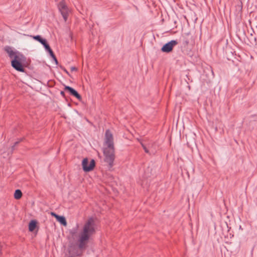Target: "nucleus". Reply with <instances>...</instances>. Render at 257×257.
Returning <instances> with one entry per match:
<instances>
[{
    "mask_svg": "<svg viewBox=\"0 0 257 257\" xmlns=\"http://www.w3.org/2000/svg\"><path fill=\"white\" fill-rule=\"evenodd\" d=\"M141 145H142V147L143 148L145 152L147 153V154H149V150L147 148V147H146V146L145 145H144L143 143H141Z\"/></svg>",
    "mask_w": 257,
    "mask_h": 257,
    "instance_id": "obj_16",
    "label": "nucleus"
},
{
    "mask_svg": "<svg viewBox=\"0 0 257 257\" xmlns=\"http://www.w3.org/2000/svg\"><path fill=\"white\" fill-rule=\"evenodd\" d=\"M189 43V40L185 36H183V44L184 46H187Z\"/></svg>",
    "mask_w": 257,
    "mask_h": 257,
    "instance_id": "obj_13",
    "label": "nucleus"
},
{
    "mask_svg": "<svg viewBox=\"0 0 257 257\" xmlns=\"http://www.w3.org/2000/svg\"><path fill=\"white\" fill-rule=\"evenodd\" d=\"M73 246H74L73 242H70L69 244H68V248H67L68 251L69 252V253L70 254L71 253V252L72 251V248H73Z\"/></svg>",
    "mask_w": 257,
    "mask_h": 257,
    "instance_id": "obj_14",
    "label": "nucleus"
},
{
    "mask_svg": "<svg viewBox=\"0 0 257 257\" xmlns=\"http://www.w3.org/2000/svg\"><path fill=\"white\" fill-rule=\"evenodd\" d=\"M52 58L53 60L55 61V64L57 65L58 64V61L57 59L56 56L55 55L54 57H52Z\"/></svg>",
    "mask_w": 257,
    "mask_h": 257,
    "instance_id": "obj_19",
    "label": "nucleus"
},
{
    "mask_svg": "<svg viewBox=\"0 0 257 257\" xmlns=\"http://www.w3.org/2000/svg\"><path fill=\"white\" fill-rule=\"evenodd\" d=\"M178 44L177 40H171L164 44L161 48V51L169 53L172 52L174 47Z\"/></svg>",
    "mask_w": 257,
    "mask_h": 257,
    "instance_id": "obj_6",
    "label": "nucleus"
},
{
    "mask_svg": "<svg viewBox=\"0 0 257 257\" xmlns=\"http://www.w3.org/2000/svg\"><path fill=\"white\" fill-rule=\"evenodd\" d=\"M76 229H73L70 231V233L72 235H74L76 233Z\"/></svg>",
    "mask_w": 257,
    "mask_h": 257,
    "instance_id": "obj_22",
    "label": "nucleus"
},
{
    "mask_svg": "<svg viewBox=\"0 0 257 257\" xmlns=\"http://www.w3.org/2000/svg\"><path fill=\"white\" fill-rule=\"evenodd\" d=\"M82 167L83 170L85 172H89L92 171L95 167V161L94 159H91L89 164L88 159L85 158L82 161Z\"/></svg>",
    "mask_w": 257,
    "mask_h": 257,
    "instance_id": "obj_4",
    "label": "nucleus"
},
{
    "mask_svg": "<svg viewBox=\"0 0 257 257\" xmlns=\"http://www.w3.org/2000/svg\"><path fill=\"white\" fill-rule=\"evenodd\" d=\"M18 145V142H15L14 144L11 147V153H13L14 151L16 149V147Z\"/></svg>",
    "mask_w": 257,
    "mask_h": 257,
    "instance_id": "obj_15",
    "label": "nucleus"
},
{
    "mask_svg": "<svg viewBox=\"0 0 257 257\" xmlns=\"http://www.w3.org/2000/svg\"><path fill=\"white\" fill-rule=\"evenodd\" d=\"M57 221H58L61 224L63 225V226L67 225V221L64 216L59 215L57 216Z\"/></svg>",
    "mask_w": 257,
    "mask_h": 257,
    "instance_id": "obj_9",
    "label": "nucleus"
},
{
    "mask_svg": "<svg viewBox=\"0 0 257 257\" xmlns=\"http://www.w3.org/2000/svg\"><path fill=\"white\" fill-rule=\"evenodd\" d=\"M38 222L36 220H31L29 223V230L33 232L37 226Z\"/></svg>",
    "mask_w": 257,
    "mask_h": 257,
    "instance_id": "obj_8",
    "label": "nucleus"
},
{
    "mask_svg": "<svg viewBox=\"0 0 257 257\" xmlns=\"http://www.w3.org/2000/svg\"><path fill=\"white\" fill-rule=\"evenodd\" d=\"M51 215L53 216H54L56 219L57 218V216H59V215L56 214L54 212H51Z\"/></svg>",
    "mask_w": 257,
    "mask_h": 257,
    "instance_id": "obj_24",
    "label": "nucleus"
},
{
    "mask_svg": "<svg viewBox=\"0 0 257 257\" xmlns=\"http://www.w3.org/2000/svg\"><path fill=\"white\" fill-rule=\"evenodd\" d=\"M24 140V138H20V139H19L17 141H16V142H18V145L21 143L22 142V141H23V140Z\"/></svg>",
    "mask_w": 257,
    "mask_h": 257,
    "instance_id": "obj_21",
    "label": "nucleus"
},
{
    "mask_svg": "<svg viewBox=\"0 0 257 257\" xmlns=\"http://www.w3.org/2000/svg\"><path fill=\"white\" fill-rule=\"evenodd\" d=\"M42 45H43L44 47L45 48L46 51H48L49 50H50L51 47H50L49 44L48 43L47 40Z\"/></svg>",
    "mask_w": 257,
    "mask_h": 257,
    "instance_id": "obj_12",
    "label": "nucleus"
},
{
    "mask_svg": "<svg viewBox=\"0 0 257 257\" xmlns=\"http://www.w3.org/2000/svg\"><path fill=\"white\" fill-rule=\"evenodd\" d=\"M47 52L49 53V54H50V56H51V57H54L55 54H54V52H53V50L51 49V48L50 49V50H49L48 51H47Z\"/></svg>",
    "mask_w": 257,
    "mask_h": 257,
    "instance_id": "obj_17",
    "label": "nucleus"
},
{
    "mask_svg": "<svg viewBox=\"0 0 257 257\" xmlns=\"http://www.w3.org/2000/svg\"><path fill=\"white\" fill-rule=\"evenodd\" d=\"M3 247V243L0 241V255L2 254V249Z\"/></svg>",
    "mask_w": 257,
    "mask_h": 257,
    "instance_id": "obj_18",
    "label": "nucleus"
},
{
    "mask_svg": "<svg viewBox=\"0 0 257 257\" xmlns=\"http://www.w3.org/2000/svg\"><path fill=\"white\" fill-rule=\"evenodd\" d=\"M70 69H71V71H76L78 70L77 68H76V67H74V66L71 67Z\"/></svg>",
    "mask_w": 257,
    "mask_h": 257,
    "instance_id": "obj_20",
    "label": "nucleus"
},
{
    "mask_svg": "<svg viewBox=\"0 0 257 257\" xmlns=\"http://www.w3.org/2000/svg\"><path fill=\"white\" fill-rule=\"evenodd\" d=\"M62 69L63 70V71L67 74L69 76H70V74L69 73V72L65 68H63Z\"/></svg>",
    "mask_w": 257,
    "mask_h": 257,
    "instance_id": "obj_23",
    "label": "nucleus"
},
{
    "mask_svg": "<svg viewBox=\"0 0 257 257\" xmlns=\"http://www.w3.org/2000/svg\"><path fill=\"white\" fill-rule=\"evenodd\" d=\"M58 8L64 21L66 22L68 19L69 10L64 0L61 1L58 3Z\"/></svg>",
    "mask_w": 257,
    "mask_h": 257,
    "instance_id": "obj_5",
    "label": "nucleus"
},
{
    "mask_svg": "<svg viewBox=\"0 0 257 257\" xmlns=\"http://www.w3.org/2000/svg\"><path fill=\"white\" fill-rule=\"evenodd\" d=\"M4 50L8 53L9 57L12 59V67L19 72H24L25 69L24 63L26 61V57L18 51H14L12 47L9 46H5Z\"/></svg>",
    "mask_w": 257,
    "mask_h": 257,
    "instance_id": "obj_3",
    "label": "nucleus"
},
{
    "mask_svg": "<svg viewBox=\"0 0 257 257\" xmlns=\"http://www.w3.org/2000/svg\"><path fill=\"white\" fill-rule=\"evenodd\" d=\"M64 90L68 92L70 95L75 97L79 101L82 100V97L80 94L73 88L69 86H65Z\"/></svg>",
    "mask_w": 257,
    "mask_h": 257,
    "instance_id": "obj_7",
    "label": "nucleus"
},
{
    "mask_svg": "<svg viewBox=\"0 0 257 257\" xmlns=\"http://www.w3.org/2000/svg\"><path fill=\"white\" fill-rule=\"evenodd\" d=\"M32 37V36H31ZM33 38L40 43L41 44H43L46 41V39L43 38L40 35H36L32 36Z\"/></svg>",
    "mask_w": 257,
    "mask_h": 257,
    "instance_id": "obj_10",
    "label": "nucleus"
},
{
    "mask_svg": "<svg viewBox=\"0 0 257 257\" xmlns=\"http://www.w3.org/2000/svg\"><path fill=\"white\" fill-rule=\"evenodd\" d=\"M60 94L61 96H62L63 97H65V92L63 91H61L60 92Z\"/></svg>",
    "mask_w": 257,
    "mask_h": 257,
    "instance_id": "obj_25",
    "label": "nucleus"
},
{
    "mask_svg": "<svg viewBox=\"0 0 257 257\" xmlns=\"http://www.w3.org/2000/svg\"><path fill=\"white\" fill-rule=\"evenodd\" d=\"M22 195L23 194L21 190L20 189H17L15 190L14 196L15 199L18 200L22 198Z\"/></svg>",
    "mask_w": 257,
    "mask_h": 257,
    "instance_id": "obj_11",
    "label": "nucleus"
},
{
    "mask_svg": "<svg viewBox=\"0 0 257 257\" xmlns=\"http://www.w3.org/2000/svg\"><path fill=\"white\" fill-rule=\"evenodd\" d=\"M96 232L95 221L93 217H89L85 222L82 231L78 239V247L80 249H83L91 236Z\"/></svg>",
    "mask_w": 257,
    "mask_h": 257,
    "instance_id": "obj_1",
    "label": "nucleus"
},
{
    "mask_svg": "<svg viewBox=\"0 0 257 257\" xmlns=\"http://www.w3.org/2000/svg\"><path fill=\"white\" fill-rule=\"evenodd\" d=\"M185 35H189V33H186Z\"/></svg>",
    "mask_w": 257,
    "mask_h": 257,
    "instance_id": "obj_26",
    "label": "nucleus"
},
{
    "mask_svg": "<svg viewBox=\"0 0 257 257\" xmlns=\"http://www.w3.org/2000/svg\"><path fill=\"white\" fill-rule=\"evenodd\" d=\"M105 144L107 147L103 149L104 161L108 164V168L110 170L114 165L115 154L113 136L109 130L105 133Z\"/></svg>",
    "mask_w": 257,
    "mask_h": 257,
    "instance_id": "obj_2",
    "label": "nucleus"
}]
</instances>
